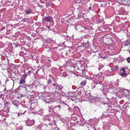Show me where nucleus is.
Here are the masks:
<instances>
[{
    "label": "nucleus",
    "instance_id": "obj_22",
    "mask_svg": "<svg viewBox=\"0 0 130 130\" xmlns=\"http://www.w3.org/2000/svg\"><path fill=\"white\" fill-rule=\"evenodd\" d=\"M111 69L112 71H118L119 70V67L118 66H115Z\"/></svg>",
    "mask_w": 130,
    "mask_h": 130
},
{
    "label": "nucleus",
    "instance_id": "obj_36",
    "mask_svg": "<svg viewBox=\"0 0 130 130\" xmlns=\"http://www.w3.org/2000/svg\"><path fill=\"white\" fill-rule=\"evenodd\" d=\"M25 108L24 107H22L20 108V109L19 111H21L22 113H24L25 110H25Z\"/></svg>",
    "mask_w": 130,
    "mask_h": 130
},
{
    "label": "nucleus",
    "instance_id": "obj_4",
    "mask_svg": "<svg viewBox=\"0 0 130 130\" xmlns=\"http://www.w3.org/2000/svg\"><path fill=\"white\" fill-rule=\"evenodd\" d=\"M44 22H54L53 18L52 17H45L42 19Z\"/></svg>",
    "mask_w": 130,
    "mask_h": 130
},
{
    "label": "nucleus",
    "instance_id": "obj_42",
    "mask_svg": "<svg viewBox=\"0 0 130 130\" xmlns=\"http://www.w3.org/2000/svg\"><path fill=\"white\" fill-rule=\"evenodd\" d=\"M95 88H96V84L94 85V84H92L91 86V88L93 89Z\"/></svg>",
    "mask_w": 130,
    "mask_h": 130
},
{
    "label": "nucleus",
    "instance_id": "obj_40",
    "mask_svg": "<svg viewBox=\"0 0 130 130\" xmlns=\"http://www.w3.org/2000/svg\"><path fill=\"white\" fill-rule=\"evenodd\" d=\"M4 100V97L2 94H0V100H2L3 101Z\"/></svg>",
    "mask_w": 130,
    "mask_h": 130
},
{
    "label": "nucleus",
    "instance_id": "obj_6",
    "mask_svg": "<svg viewBox=\"0 0 130 130\" xmlns=\"http://www.w3.org/2000/svg\"><path fill=\"white\" fill-rule=\"evenodd\" d=\"M104 86L103 84L98 83L96 84V88L101 91L103 90Z\"/></svg>",
    "mask_w": 130,
    "mask_h": 130
},
{
    "label": "nucleus",
    "instance_id": "obj_54",
    "mask_svg": "<svg viewBox=\"0 0 130 130\" xmlns=\"http://www.w3.org/2000/svg\"><path fill=\"white\" fill-rule=\"evenodd\" d=\"M89 42L88 41H87V43H86V45L88 44V45L87 46V48H88V47H89Z\"/></svg>",
    "mask_w": 130,
    "mask_h": 130
},
{
    "label": "nucleus",
    "instance_id": "obj_64",
    "mask_svg": "<svg viewBox=\"0 0 130 130\" xmlns=\"http://www.w3.org/2000/svg\"><path fill=\"white\" fill-rule=\"evenodd\" d=\"M51 119L50 118H48V120L49 121H50Z\"/></svg>",
    "mask_w": 130,
    "mask_h": 130
},
{
    "label": "nucleus",
    "instance_id": "obj_61",
    "mask_svg": "<svg viewBox=\"0 0 130 130\" xmlns=\"http://www.w3.org/2000/svg\"><path fill=\"white\" fill-rule=\"evenodd\" d=\"M23 87H24V88L25 89V90L27 89V88L25 86H23Z\"/></svg>",
    "mask_w": 130,
    "mask_h": 130
},
{
    "label": "nucleus",
    "instance_id": "obj_18",
    "mask_svg": "<svg viewBox=\"0 0 130 130\" xmlns=\"http://www.w3.org/2000/svg\"><path fill=\"white\" fill-rule=\"evenodd\" d=\"M50 46H51V48L53 49L56 48H57V44L55 43V41H54V42Z\"/></svg>",
    "mask_w": 130,
    "mask_h": 130
},
{
    "label": "nucleus",
    "instance_id": "obj_26",
    "mask_svg": "<svg viewBox=\"0 0 130 130\" xmlns=\"http://www.w3.org/2000/svg\"><path fill=\"white\" fill-rule=\"evenodd\" d=\"M86 83L87 81L86 80H83L80 84V85L84 86L86 85Z\"/></svg>",
    "mask_w": 130,
    "mask_h": 130
},
{
    "label": "nucleus",
    "instance_id": "obj_51",
    "mask_svg": "<svg viewBox=\"0 0 130 130\" xmlns=\"http://www.w3.org/2000/svg\"><path fill=\"white\" fill-rule=\"evenodd\" d=\"M89 36L87 35H85L84 36V38H89Z\"/></svg>",
    "mask_w": 130,
    "mask_h": 130
},
{
    "label": "nucleus",
    "instance_id": "obj_60",
    "mask_svg": "<svg viewBox=\"0 0 130 130\" xmlns=\"http://www.w3.org/2000/svg\"><path fill=\"white\" fill-rule=\"evenodd\" d=\"M13 78H14V77H12V78H11V80H12L13 81V83H14V79H13Z\"/></svg>",
    "mask_w": 130,
    "mask_h": 130
},
{
    "label": "nucleus",
    "instance_id": "obj_15",
    "mask_svg": "<svg viewBox=\"0 0 130 130\" xmlns=\"http://www.w3.org/2000/svg\"><path fill=\"white\" fill-rule=\"evenodd\" d=\"M75 68L77 70L76 71L77 72L79 73V74L82 75L83 74L84 70L82 69H80L79 68H78L77 67H76Z\"/></svg>",
    "mask_w": 130,
    "mask_h": 130
},
{
    "label": "nucleus",
    "instance_id": "obj_7",
    "mask_svg": "<svg viewBox=\"0 0 130 130\" xmlns=\"http://www.w3.org/2000/svg\"><path fill=\"white\" fill-rule=\"evenodd\" d=\"M11 102L12 104L14 106H15L16 108H18L20 104V103L19 102V100H13L11 101Z\"/></svg>",
    "mask_w": 130,
    "mask_h": 130
},
{
    "label": "nucleus",
    "instance_id": "obj_50",
    "mask_svg": "<svg viewBox=\"0 0 130 130\" xmlns=\"http://www.w3.org/2000/svg\"><path fill=\"white\" fill-rule=\"evenodd\" d=\"M8 65L9 66L11 67H13L14 66V65L11 63H10V64Z\"/></svg>",
    "mask_w": 130,
    "mask_h": 130
},
{
    "label": "nucleus",
    "instance_id": "obj_3",
    "mask_svg": "<svg viewBox=\"0 0 130 130\" xmlns=\"http://www.w3.org/2000/svg\"><path fill=\"white\" fill-rule=\"evenodd\" d=\"M35 121L34 119H28L25 121L26 124L28 126H31L35 124Z\"/></svg>",
    "mask_w": 130,
    "mask_h": 130
},
{
    "label": "nucleus",
    "instance_id": "obj_39",
    "mask_svg": "<svg viewBox=\"0 0 130 130\" xmlns=\"http://www.w3.org/2000/svg\"><path fill=\"white\" fill-rule=\"evenodd\" d=\"M90 6L89 8V9L90 11H93L94 10V9H93V7H92V5L91 4H90Z\"/></svg>",
    "mask_w": 130,
    "mask_h": 130
},
{
    "label": "nucleus",
    "instance_id": "obj_1",
    "mask_svg": "<svg viewBox=\"0 0 130 130\" xmlns=\"http://www.w3.org/2000/svg\"><path fill=\"white\" fill-rule=\"evenodd\" d=\"M75 30L79 31L80 32H84L85 33L88 32L89 30L87 27L83 26L80 25H76L75 27Z\"/></svg>",
    "mask_w": 130,
    "mask_h": 130
},
{
    "label": "nucleus",
    "instance_id": "obj_58",
    "mask_svg": "<svg viewBox=\"0 0 130 130\" xmlns=\"http://www.w3.org/2000/svg\"><path fill=\"white\" fill-rule=\"evenodd\" d=\"M20 42H21L23 43V44H24L25 43V42L24 41H21V40H20Z\"/></svg>",
    "mask_w": 130,
    "mask_h": 130
},
{
    "label": "nucleus",
    "instance_id": "obj_56",
    "mask_svg": "<svg viewBox=\"0 0 130 130\" xmlns=\"http://www.w3.org/2000/svg\"><path fill=\"white\" fill-rule=\"evenodd\" d=\"M3 30H5V27H4L3 28L1 29H0V31H2Z\"/></svg>",
    "mask_w": 130,
    "mask_h": 130
},
{
    "label": "nucleus",
    "instance_id": "obj_57",
    "mask_svg": "<svg viewBox=\"0 0 130 130\" xmlns=\"http://www.w3.org/2000/svg\"><path fill=\"white\" fill-rule=\"evenodd\" d=\"M22 128L20 127H18L17 128V130H22Z\"/></svg>",
    "mask_w": 130,
    "mask_h": 130
},
{
    "label": "nucleus",
    "instance_id": "obj_46",
    "mask_svg": "<svg viewBox=\"0 0 130 130\" xmlns=\"http://www.w3.org/2000/svg\"><path fill=\"white\" fill-rule=\"evenodd\" d=\"M28 75H27V73L25 74L23 76H22V77L24 79H25L26 77Z\"/></svg>",
    "mask_w": 130,
    "mask_h": 130
},
{
    "label": "nucleus",
    "instance_id": "obj_45",
    "mask_svg": "<svg viewBox=\"0 0 130 130\" xmlns=\"http://www.w3.org/2000/svg\"><path fill=\"white\" fill-rule=\"evenodd\" d=\"M52 82V80L50 78H49L47 81V83L48 84L51 83Z\"/></svg>",
    "mask_w": 130,
    "mask_h": 130
},
{
    "label": "nucleus",
    "instance_id": "obj_12",
    "mask_svg": "<svg viewBox=\"0 0 130 130\" xmlns=\"http://www.w3.org/2000/svg\"><path fill=\"white\" fill-rule=\"evenodd\" d=\"M45 42L46 43H48L51 45L54 42V41L51 38H47L45 40Z\"/></svg>",
    "mask_w": 130,
    "mask_h": 130
},
{
    "label": "nucleus",
    "instance_id": "obj_52",
    "mask_svg": "<svg viewBox=\"0 0 130 130\" xmlns=\"http://www.w3.org/2000/svg\"><path fill=\"white\" fill-rule=\"evenodd\" d=\"M70 96V95L69 94V95L66 96V97L68 99H70L71 100V98Z\"/></svg>",
    "mask_w": 130,
    "mask_h": 130
},
{
    "label": "nucleus",
    "instance_id": "obj_37",
    "mask_svg": "<svg viewBox=\"0 0 130 130\" xmlns=\"http://www.w3.org/2000/svg\"><path fill=\"white\" fill-rule=\"evenodd\" d=\"M60 35L63 38L64 40H66L67 39V36L66 35H64L63 34H60Z\"/></svg>",
    "mask_w": 130,
    "mask_h": 130
},
{
    "label": "nucleus",
    "instance_id": "obj_32",
    "mask_svg": "<svg viewBox=\"0 0 130 130\" xmlns=\"http://www.w3.org/2000/svg\"><path fill=\"white\" fill-rule=\"evenodd\" d=\"M43 109H40L39 110V111L37 113L41 116L43 114Z\"/></svg>",
    "mask_w": 130,
    "mask_h": 130
},
{
    "label": "nucleus",
    "instance_id": "obj_19",
    "mask_svg": "<svg viewBox=\"0 0 130 130\" xmlns=\"http://www.w3.org/2000/svg\"><path fill=\"white\" fill-rule=\"evenodd\" d=\"M99 55L98 56L99 58H102L103 59L106 58L107 56L105 54H103L102 53L99 54Z\"/></svg>",
    "mask_w": 130,
    "mask_h": 130
},
{
    "label": "nucleus",
    "instance_id": "obj_34",
    "mask_svg": "<svg viewBox=\"0 0 130 130\" xmlns=\"http://www.w3.org/2000/svg\"><path fill=\"white\" fill-rule=\"evenodd\" d=\"M118 59L119 61L121 62L124 61L125 60V59L123 57L120 56L118 58Z\"/></svg>",
    "mask_w": 130,
    "mask_h": 130
},
{
    "label": "nucleus",
    "instance_id": "obj_33",
    "mask_svg": "<svg viewBox=\"0 0 130 130\" xmlns=\"http://www.w3.org/2000/svg\"><path fill=\"white\" fill-rule=\"evenodd\" d=\"M30 58L32 59L33 60H36L37 58V57L35 55H31L30 56Z\"/></svg>",
    "mask_w": 130,
    "mask_h": 130
},
{
    "label": "nucleus",
    "instance_id": "obj_21",
    "mask_svg": "<svg viewBox=\"0 0 130 130\" xmlns=\"http://www.w3.org/2000/svg\"><path fill=\"white\" fill-rule=\"evenodd\" d=\"M24 12L26 14H29L32 13V10L31 9L28 8L25 10Z\"/></svg>",
    "mask_w": 130,
    "mask_h": 130
},
{
    "label": "nucleus",
    "instance_id": "obj_49",
    "mask_svg": "<svg viewBox=\"0 0 130 130\" xmlns=\"http://www.w3.org/2000/svg\"><path fill=\"white\" fill-rule=\"evenodd\" d=\"M31 73V71H29L27 73V75H30Z\"/></svg>",
    "mask_w": 130,
    "mask_h": 130
},
{
    "label": "nucleus",
    "instance_id": "obj_47",
    "mask_svg": "<svg viewBox=\"0 0 130 130\" xmlns=\"http://www.w3.org/2000/svg\"><path fill=\"white\" fill-rule=\"evenodd\" d=\"M24 53L23 52H21L19 54V55L21 56H22L24 55Z\"/></svg>",
    "mask_w": 130,
    "mask_h": 130
},
{
    "label": "nucleus",
    "instance_id": "obj_43",
    "mask_svg": "<svg viewBox=\"0 0 130 130\" xmlns=\"http://www.w3.org/2000/svg\"><path fill=\"white\" fill-rule=\"evenodd\" d=\"M126 60L128 63H130V57H128L126 59Z\"/></svg>",
    "mask_w": 130,
    "mask_h": 130
},
{
    "label": "nucleus",
    "instance_id": "obj_53",
    "mask_svg": "<svg viewBox=\"0 0 130 130\" xmlns=\"http://www.w3.org/2000/svg\"><path fill=\"white\" fill-rule=\"evenodd\" d=\"M68 110H69V111L70 112H72V109L70 107H69V108L68 109Z\"/></svg>",
    "mask_w": 130,
    "mask_h": 130
},
{
    "label": "nucleus",
    "instance_id": "obj_10",
    "mask_svg": "<svg viewBox=\"0 0 130 130\" xmlns=\"http://www.w3.org/2000/svg\"><path fill=\"white\" fill-rule=\"evenodd\" d=\"M61 107L60 105L54 106V111L56 113H58L61 109Z\"/></svg>",
    "mask_w": 130,
    "mask_h": 130
},
{
    "label": "nucleus",
    "instance_id": "obj_38",
    "mask_svg": "<svg viewBox=\"0 0 130 130\" xmlns=\"http://www.w3.org/2000/svg\"><path fill=\"white\" fill-rule=\"evenodd\" d=\"M27 21H28V19L25 18L22 19L21 22H22L23 23H24L25 22H27Z\"/></svg>",
    "mask_w": 130,
    "mask_h": 130
},
{
    "label": "nucleus",
    "instance_id": "obj_62",
    "mask_svg": "<svg viewBox=\"0 0 130 130\" xmlns=\"http://www.w3.org/2000/svg\"><path fill=\"white\" fill-rule=\"evenodd\" d=\"M47 27L48 29H50L51 27H50V26H48Z\"/></svg>",
    "mask_w": 130,
    "mask_h": 130
},
{
    "label": "nucleus",
    "instance_id": "obj_30",
    "mask_svg": "<svg viewBox=\"0 0 130 130\" xmlns=\"http://www.w3.org/2000/svg\"><path fill=\"white\" fill-rule=\"evenodd\" d=\"M54 106L53 105H52L51 107H49V112H51V111L53 110L54 111Z\"/></svg>",
    "mask_w": 130,
    "mask_h": 130
},
{
    "label": "nucleus",
    "instance_id": "obj_13",
    "mask_svg": "<svg viewBox=\"0 0 130 130\" xmlns=\"http://www.w3.org/2000/svg\"><path fill=\"white\" fill-rule=\"evenodd\" d=\"M84 12H83L82 11H80L78 14L77 19H80L81 18L84 16Z\"/></svg>",
    "mask_w": 130,
    "mask_h": 130
},
{
    "label": "nucleus",
    "instance_id": "obj_23",
    "mask_svg": "<svg viewBox=\"0 0 130 130\" xmlns=\"http://www.w3.org/2000/svg\"><path fill=\"white\" fill-rule=\"evenodd\" d=\"M25 79L22 77L21 78V79L19 83L20 84H24L25 83Z\"/></svg>",
    "mask_w": 130,
    "mask_h": 130
},
{
    "label": "nucleus",
    "instance_id": "obj_29",
    "mask_svg": "<svg viewBox=\"0 0 130 130\" xmlns=\"http://www.w3.org/2000/svg\"><path fill=\"white\" fill-rule=\"evenodd\" d=\"M53 4L51 2H46V8H48Z\"/></svg>",
    "mask_w": 130,
    "mask_h": 130
},
{
    "label": "nucleus",
    "instance_id": "obj_44",
    "mask_svg": "<svg viewBox=\"0 0 130 130\" xmlns=\"http://www.w3.org/2000/svg\"><path fill=\"white\" fill-rule=\"evenodd\" d=\"M6 58L7 61V64L8 65H9L10 64L9 60L8 57H7Z\"/></svg>",
    "mask_w": 130,
    "mask_h": 130
},
{
    "label": "nucleus",
    "instance_id": "obj_20",
    "mask_svg": "<svg viewBox=\"0 0 130 130\" xmlns=\"http://www.w3.org/2000/svg\"><path fill=\"white\" fill-rule=\"evenodd\" d=\"M73 111L75 113H79L80 112V109L78 107L75 106L74 108Z\"/></svg>",
    "mask_w": 130,
    "mask_h": 130
},
{
    "label": "nucleus",
    "instance_id": "obj_17",
    "mask_svg": "<svg viewBox=\"0 0 130 130\" xmlns=\"http://www.w3.org/2000/svg\"><path fill=\"white\" fill-rule=\"evenodd\" d=\"M63 86L61 85H59L58 84L57 86H56L55 89L58 90H61L63 88Z\"/></svg>",
    "mask_w": 130,
    "mask_h": 130
},
{
    "label": "nucleus",
    "instance_id": "obj_59",
    "mask_svg": "<svg viewBox=\"0 0 130 130\" xmlns=\"http://www.w3.org/2000/svg\"><path fill=\"white\" fill-rule=\"evenodd\" d=\"M43 125H44V126L45 125L47 127H48L47 125V124H43Z\"/></svg>",
    "mask_w": 130,
    "mask_h": 130
},
{
    "label": "nucleus",
    "instance_id": "obj_31",
    "mask_svg": "<svg viewBox=\"0 0 130 130\" xmlns=\"http://www.w3.org/2000/svg\"><path fill=\"white\" fill-rule=\"evenodd\" d=\"M26 110H25L24 113H22L21 111H19V112H18L17 113V116L19 117L21 115H23L24 114V113L26 112Z\"/></svg>",
    "mask_w": 130,
    "mask_h": 130
},
{
    "label": "nucleus",
    "instance_id": "obj_8",
    "mask_svg": "<svg viewBox=\"0 0 130 130\" xmlns=\"http://www.w3.org/2000/svg\"><path fill=\"white\" fill-rule=\"evenodd\" d=\"M69 94L71 98V100H74L77 99L76 98L77 95H76V92H71Z\"/></svg>",
    "mask_w": 130,
    "mask_h": 130
},
{
    "label": "nucleus",
    "instance_id": "obj_55",
    "mask_svg": "<svg viewBox=\"0 0 130 130\" xmlns=\"http://www.w3.org/2000/svg\"><path fill=\"white\" fill-rule=\"evenodd\" d=\"M48 125H50L52 126L53 125V124L52 122H49L48 123Z\"/></svg>",
    "mask_w": 130,
    "mask_h": 130
},
{
    "label": "nucleus",
    "instance_id": "obj_35",
    "mask_svg": "<svg viewBox=\"0 0 130 130\" xmlns=\"http://www.w3.org/2000/svg\"><path fill=\"white\" fill-rule=\"evenodd\" d=\"M43 124L42 123H41L39 124L37 127V129H38V130H41L42 129V126H43Z\"/></svg>",
    "mask_w": 130,
    "mask_h": 130
},
{
    "label": "nucleus",
    "instance_id": "obj_5",
    "mask_svg": "<svg viewBox=\"0 0 130 130\" xmlns=\"http://www.w3.org/2000/svg\"><path fill=\"white\" fill-rule=\"evenodd\" d=\"M46 66L47 67H49L51 66L52 61L50 58L46 57L45 60H44Z\"/></svg>",
    "mask_w": 130,
    "mask_h": 130
},
{
    "label": "nucleus",
    "instance_id": "obj_24",
    "mask_svg": "<svg viewBox=\"0 0 130 130\" xmlns=\"http://www.w3.org/2000/svg\"><path fill=\"white\" fill-rule=\"evenodd\" d=\"M124 45L125 46H127L130 44V41L129 40H127L126 41L124 42Z\"/></svg>",
    "mask_w": 130,
    "mask_h": 130
},
{
    "label": "nucleus",
    "instance_id": "obj_48",
    "mask_svg": "<svg viewBox=\"0 0 130 130\" xmlns=\"http://www.w3.org/2000/svg\"><path fill=\"white\" fill-rule=\"evenodd\" d=\"M58 84L57 83H53L52 84V85L54 87L57 86Z\"/></svg>",
    "mask_w": 130,
    "mask_h": 130
},
{
    "label": "nucleus",
    "instance_id": "obj_25",
    "mask_svg": "<svg viewBox=\"0 0 130 130\" xmlns=\"http://www.w3.org/2000/svg\"><path fill=\"white\" fill-rule=\"evenodd\" d=\"M46 57H45L43 56H42L41 58V62L42 63H45V62L44 60H45V59L46 58Z\"/></svg>",
    "mask_w": 130,
    "mask_h": 130
},
{
    "label": "nucleus",
    "instance_id": "obj_41",
    "mask_svg": "<svg viewBox=\"0 0 130 130\" xmlns=\"http://www.w3.org/2000/svg\"><path fill=\"white\" fill-rule=\"evenodd\" d=\"M13 45L15 47H17L18 44L17 42H15L13 43Z\"/></svg>",
    "mask_w": 130,
    "mask_h": 130
},
{
    "label": "nucleus",
    "instance_id": "obj_27",
    "mask_svg": "<svg viewBox=\"0 0 130 130\" xmlns=\"http://www.w3.org/2000/svg\"><path fill=\"white\" fill-rule=\"evenodd\" d=\"M129 106H130V103L127 102L124 104L123 106V108L126 109Z\"/></svg>",
    "mask_w": 130,
    "mask_h": 130
},
{
    "label": "nucleus",
    "instance_id": "obj_28",
    "mask_svg": "<svg viewBox=\"0 0 130 130\" xmlns=\"http://www.w3.org/2000/svg\"><path fill=\"white\" fill-rule=\"evenodd\" d=\"M29 47L32 46V42L30 41H28L26 44Z\"/></svg>",
    "mask_w": 130,
    "mask_h": 130
},
{
    "label": "nucleus",
    "instance_id": "obj_63",
    "mask_svg": "<svg viewBox=\"0 0 130 130\" xmlns=\"http://www.w3.org/2000/svg\"><path fill=\"white\" fill-rule=\"evenodd\" d=\"M24 61H27V59H26V58H24Z\"/></svg>",
    "mask_w": 130,
    "mask_h": 130
},
{
    "label": "nucleus",
    "instance_id": "obj_9",
    "mask_svg": "<svg viewBox=\"0 0 130 130\" xmlns=\"http://www.w3.org/2000/svg\"><path fill=\"white\" fill-rule=\"evenodd\" d=\"M106 39H109V41L110 42V44H113L114 43V38L111 37V36L109 35H106L105 36Z\"/></svg>",
    "mask_w": 130,
    "mask_h": 130
},
{
    "label": "nucleus",
    "instance_id": "obj_11",
    "mask_svg": "<svg viewBox=\"0 0 130 130\" xmlns=\"http://www.w3.org/2000/svg\"><path fill=\"white\" fill-rule=\"evenodd\" d=\"M94 78L95 79L96 81L99 82L100 81L101 79L102 78V76L101 75L98 74L94 76Z\"/></svg>",
    "mask_w": 130,
    "mask_h": 130
},
{
    "label": "nucleus",
    "instance_id": "obj_16",
    "mask_svg": "<svg viewBox=\"0 0 130 130\" xmlns=\"http://www.w3.org/2000/svg\"><path fill=\"white\" fill-rule=\"evenodd\" d=\"M44 72V69L43 68H42L38 69L36 72V73L37 74H38V73L39 72V74L40 75L41 74H42V73H43Z\"/></svg>",
    "mask_w": 130,
    "mask_h": 130
},
{
    "label": "nucleus",
    "instance_id": "obj_14",
    "mask_svg": "<svg viewBox=\"0 0 130 130\" xmlns=\"http://www.w3.org/2000/svg\"><path fill=\"white\" fill-rule=\"evenodd\" d=\"M124 69V68H123L121 70L120 74L121 76L123 77H126L127 75L125 72Z\"/></svg>",
    "mask_w": 130,
    "mask_h": 130
},
{
    "label": "nucleus",
    "instance_id": "obj_2",
    "mask_svg": "<svg viewBox=\"0 0 130 130\" xmlns=\"http://www.w3.org/2000/svg\"><path fill=\"white\" fill-rule=\"evenodd\" d=\"M3 101L4 105H3L1 104L0 106L2 107V109L4 110L6 112H8L9 111V107H8V106L10 105V103L9 101H5L4 100Z\"/></svg>",
    "mask_w": 130,
    "mask_h": 130
}]
</instances>
